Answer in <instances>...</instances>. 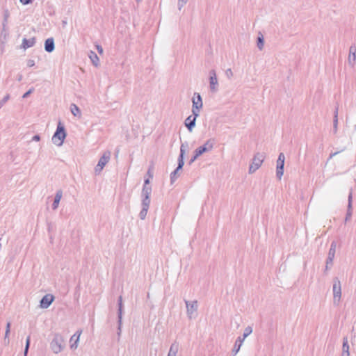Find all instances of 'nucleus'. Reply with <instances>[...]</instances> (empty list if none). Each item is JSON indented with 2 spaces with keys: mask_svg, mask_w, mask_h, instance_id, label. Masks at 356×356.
<instances>
[{
  "mask_svg": "<svg viewBox=\"0 0 356 356\" xmlns=\"http://www.w3.org/2000/svg\"><path fill=\"white\" fill-rule=\"evenodd\" d=\"M67 134L64 125L61 122H58L56 130L52 136V143L56 146H61L66 138Z\"/></svg>",
  "mask_w": 356,
  "mask_h": 356,
  "instance_id": "f257e3e1",
  "label": "nucleus"
},
{
  "mask_svg": "<svg viewBox=\"0 0 356 356\" xmlns=\"http://www.w3.org/2000/svg\"><path fill=\"white\" fill-rule=\"evenodd\" d=\"M265 156V154L261 152H257L254 155L248 170V172L250 174L254 173L261 167L264 161Z\"/></svg>",
  "mask_w": 356,
  "mask_h": 356,
  "instance_id": "f03ea898",
  "label": "nucleus"
},
{
  "mask_svg": "<svg viewBox=\"0 0 356 356\" xmlns=\"http://www.w3.org/2000/svg\"><path fill=\"white\" fill-rule=\"evenodd\" d=\"M51 350L55 354H58L64 348V339L59 334H56L50 343Z\"/></svg>",
  "mask_w": 356,
  "mask_h": 356,
  "instance_id": "7ed1b4c3",
  "label": "nucleus"
},
{
  "mask_svg": "<svg viewBox=\"0 0 356 356\" xmlns=\"http://www.w3.org/2000/svg\"><path fill=\"white\" fill-rule=\"evenodd\" d=\"M111 153L109 151L104 152L100 157L97 164L94 168V173L96 175H100L105 165L109 162Z\"/></svg>",
  "mask_w": 356,
  "mask_h": 356,
  "instance_id": "20e7f679",
  "label": "nucleus"
},
{
  "mask_svg": "<svg viewBox=\"0 0 356 356\" xmlns=\"http://www.w3.org/2000/svg\"><path fill=\"white\" fill-rule=\"evenodd\" d=\"M192 113L195 115H200V111L202 108L203 103L201 95L195 92L192 97Z\"/></svg>",
  "mask_w": 356,
  "mask_h": 356,
  "instance_id": "39448f33",
  "label": "nucleus"
},
{
  "mask_svg": "<svg viewBox=\"0 0 356 356\" xmlns=\"http://www.w3.org/2000/svg\"><path fill=\"white\" fill-rule=\"evenodd\" d=\"M332 291L333 304L334 305H339L341 298V286L340 281L337 278L334 280Z\"/></svg>",
  "mask_w": 356,
  "mask_h": 356,
  "instance_id": "423d86ee",
  "label": "nucleus"
},
{
  "mask_svg": "<svg viewBox=\"0 0 356 356\" xmlns=\"http://www.w3.org/2000/svg\"><path fill=\"white\" fill-rule=\"evenodd\" d=\"M186 314L189 319L195 318L197 314L198 302L197 300H185Z\"/></svg>",
  "mask_w": 356,
  "mask_h": 356,
  "instance_id": "0eeeda50",
  "label": "nucleus"
},
{
  "mask_svg": "<svg viewBox=\"0 0 356 356\" xmlns=\"http://www.w3.org/2000/svg\"><path fill=\"white\" fill-rule=\"evenodd\" d=\"M209 89L212 92H216L218 90V81L216 72L214 70L209 71Z\"/></svg>",
  "mask_w": 356,
  "mask_h": 356,
  "instance_id": "6e6552de",
  "label": "nucleus"
},
{
  "mask_svg": "<svg viewBox=\"0 0 356 356\" xmlns=\"http://www.w3.org/2000/svg\"><path fill=\"white\" fill-rule=\"evenodd\" d=\"M347 63L351 69L355 68L356 65V45L354 44L349 47Z\"/></svg>",
  "mask_w": 356,
  "mask_h": 356,
  "instance_id": "1a4fd4ad",
  "label": "nucleus"
},
{
  "mask_svg": "<svg viewBox=\"0 0 356 356\" xmlns=\"http://www.w3.org/2000/svg\"><path fill=\"white\" fill-rule=\"evenodd\" d=\"M285 156L283 153H280L277 160V170L276 176L278 179H281L284 174V165Z\"/></svg>",
  "mask_w": 356,
  "mask_h": 356,
  "instance_id": "9d476101",
  "label": "nucleus"
},
{
  "mask_svg": "<svg viewBox=\"0 0 356 356\" xmlns=\"http://www.w3.org/2000/svg\"><path fill=\"white\" fill-rule=\"evenodd\" d=\"M150 202V198L141 197L142 209L139 213V217L141 220H144L146 218Z\"/></svg>",
  "mask_w": 356,
  "mask_h": 356,
  "instance_id": "9b49d317",
  "label": "nucleus"
},
{
  "mask_svg": "<svg viewBox=\"0 0 356 356\" xmlns=\"http://www.w3.org/2000/svg\"><path fill=\"white\" fill-rule=\"evenodd\" d=\"M184 165V161L178 159V166L177 168L170 174V181L173 184L177 177L179 176V171L181 170Z\"/></svg>",
  "mask_w": 356,
  "mask_h": 356,
  "instance_id": "f8f14e48",
  "label": "nucleus"
},
{
  "mask_svg": "<svg viewBox=\"0 0 356 356\" xmlns=\"http://www.w3.org/2000/svg\"><path fill=\"white\" fill-rule=\"evenodd\" d=\"M81 331L78 330L74 333L70 339V346L72 350H76L78 347Z\"/></svg>",
  "mask_w": 356,
  "mask_h": 356,
  "instance_id": "ddd939ff",
  "label": "nucleus"
},
{
  "mask_svg": "<svg viewBox=\"0 0 356 356\" xmlns=\"http://www.w3.org/2000/svg\"><path fill=\"white\" fill-rule=\"evenodd\" d=\"M54 300L52 294H46L40 300V307L43 309L48 308Z\"/></svg>",
  "mask_w": 356,
  "mask_h": 356,
  "instance_id": "4468645a",
  "label": "nucleus"
},
{
  "mask_svg": "<svg viewBox=\"0 0 356 356\" xmlns=\"http://www.w3.org/2000/svg\"><path fill=\"white\" fill-rule=\"evenodd\" d=\"M199 115H195V114H193L190 116H188L186 120H185V126L188 128V131L191 132L193 129V128L195 126V121Z\"/></svg>",
  "mask_w": 356,
  "mask_h": 356,
  "instance_id": "2eb2a0df",
  "label": "nucleus"
},
{
  "mask_svg": "<svg viewBox=\"0 0 356 356\" xmlns=\"http://www.w3.org/2000/svg\"><path fill=\"white\" fill-rule=\"evenodd\" d=\"M352 202H353V192L352 190L350 191L348 198V207H347V212L345 218V222L348 221L352 216Z\"/></svg>",
  "mask_w": 356,
  "mask_h": 356,
  "instance_id": "dca6fc26",
  "label": "nucleus"
},
{
  "mask_svg": "<svg viewBox=\"0 0 356 356\" xmlns=\"http://www.w3.org/2000/svg\"><path fill=\"white\" fill-rule=\"evenodd\" d=\"M244 341V338H241V337H238L235 341L234 346L232 349L233 355L235 356L238 351L240 350L241 347L243 345Z\"/></svg>",
  "mask_w": 356,
  "mask_h": 356,
  "instance_id": "f3484780",
  "label": "nucleus"
},
{
  "mask_svg": "<svg viewBox=\"0 0 356 356\" xmlns=\"http://www.w3.org/2000/svg\"><path fill=\"white\" fill-rule=\"evenodd\" d=\"M62 196H63L62 191L61 190L57 191L56 193L55 197H54V202L51 206L53 210H56L58 209V207L59 206L60 201L62 198Z\"/></svg>",
  "mask_w": 356,
  "mask_h": 356,
  "instance_id": "a211bd4d",
  "label": "nucleus"
},
{
  "mask_svg": "<svg viewBox=\"0 0 356 356\" xmlns=\"http://www.w3.org/2000/svg\"><path fill=\"white\" fill-rule=\"evenodd\" d=\"M179 343L177 341H174L170 347L169 352L167 356H177V354L179 350Z\"/></svg>",
  "mask_w": 356,
  "mask_h": 356,
  "instance_id": "6ab92c4d",
  "label": "nucleus"
},
{
  "mask_svg": "<svg viewBox=\"0 0 356 356\" xmlns=\"http://www.w3.org/2000/svg\"><path fill=\"white\" fill-rule=\"evenodd\" d=\"M44 49L49 53L54 50V41L53 38H48L45 40Z\"/></svg>",
  "mask_w": 356,
  "mask_h": 356,
  "instance_id": "aec40b11",
  "label": "nucleus"
},
{
  "mask_svg": "<svg viewBox=\"0 0 356 356\" xmlns=\"http://www.w3.org/2000/svg\"><path fill=\"white\" fill-rule=\"evenodd\" d=\"M349 345L347 337L343 339L342 356H349Z\"/></svg>",
  "mask_w": 356,
  "mask_h": 356,
  "instance_id": "412c9836",
  "label": "nucleus"
},
{
  "mask_svg": "<svg viewBox=\"0 0 356 356\" xmlns=\"http://www.w3.org/2000/svg\"><path fill=\"white\" fill-rule=\"evenodd\" d=\"M336 248H337V243L335 241H332L330 245V248L328 252L327 258L330 259V261L331 259H334L335 252H336Z\"/></svg>",
  "mask_w": 356,
  "mask_h": 356,
  "instance_id": "4be33fe9",
  "label": "nucleus"
},
{
  "mask_svg": "<svg viewBox=\"0 0 356 356\" xmlns=\"http://www.w3.org/2000/svg\"><path fill=\"white\" fill-rule=\"evenodd\" d=\"M151 193L152 187L150 186H143L141 192V197L150 198Z\"/></svg>",
  "mask_w": 356,
  "mask_h": 356,
  "instance_id": "5701e85b",
  "label": "nucleus"
},
{
  "mask_svg": "<svg viewBox=\"0 0 356 356\" xmlns=\"http://www.w3.org/2000/svg\"><path fill=\"white\" fill-rule=\"evenodd\" d=\"M118 323H119V330L120 329L121 323H122V298L120 296L118 300Z\"/></svg>",
  "mask_w": 356,
  "mask_h": 356,
  "instance_id": "b1692460",
  "label": "nucleus"
},
{
  "mask_svg": "<svg viewBox=\"0 0 356 356\" xmlns=\"http://www.w3.org/2000/svg\"><path fill=\"white\" fill-rule=\"evenodd\" d=\"M35 42V38H30V39L24 38L22 41V48L26 49L27 48L31 47L34 45Z\"/></svg>",
  "mask_w": 356,
  "mask_h": 356,
  "instance_id": "393cba45",
  "label": "nucleus"
},
{
  "mask_svg": "<svg viewBox=\"0 0 356 356\" xmlns=\"http://www.w3.org/2000/svg\"><path fill=\"white\" fill-rule=\"evenodd\" d=\"M70 111L74 116L77 117L79 118H81V111L76 104H72L70 105Z\"/></svg>",
  "mask_w": 356,
  "mask_h": 356,
  "instance_id": "a878e982",
  "label": "nucleus"
},
{
  "mask_svg": "<svg viewBox=\"0 0 356 356\" xmlns=\"http://www.w3.org/2000/svg\"><path fill=\"white\" fill-rule=\"evenodd\" d=\"M90 60L92 65L97 67L100 65L99 58L98 56L92 51H90Z\"/></svg>",
  "mask_w": 356,
  "mask_h": 356,
  "instance_id": "bb28decb",
  "label": "nucleus"
},
{
  "mask_svg": "<svg viewBox=\"0 0 356 356\" xmlns=\"http://www.w3.org/2000/svg\"><path fill=\"white\" fill-rule=\"evenodd\" d=\"M214 144H215L214 139L210 138L206 141V143L204 144V145H202V147L206 148L207 152H209L213 148Z\"/></svg>",
  "mask_w": 356,
  "mask_h": 356,
  "instance_id": "cd10ccee",
  "label": "nucleus"
},
{
  "mask_svg": "<svg viewBox=\"0 0 356 356\" xmlns=\"http://www.w3.org/2000/svg\"><path fill=\"white\" fill-rule=\"evenodd\" d=\"M10 325H11L10 322H8L7 325H6V332H5V337H4V342H5L6 345H8L9 342H10L8 336H9V334L10 332Z\"/></svg>",
  "mask_w": 356,
  "mask_h": 356,
  "instance_id": "c85d7f7f",
  "label": "nucleus"
},
{
  "mask_svg": "<svg viewBox=\"0 0 356 356\" xmlns=\"http://www.w3.org/2000/svg\"><path fill=\"white\" fill-rule=\"evenodd\" d=\"M187 147H188V143H182L181 145V147H180V154H179V156L178 158L179 160H183L184 161V154L186 153V149Z\"/></svg>",
  "mask_w": 356,
  "mask_h": 356,
  "instance_id": "c756f323",
  "label": "nucleus"
},
{
  "mask_svg": "<svg viewBox=\"0 0 356 356\" xmlns=\"http://www.w3.org/2000/svg\"><path fill=\"white\" fill-rule=\"evenodd\" d=\"M10 17V13L8 10H5L4 12H3V23H2V26H3V29H5L6 25H7V23H8V19Z\"/></svg>",
  "mask_w": 356,
  "mask_h": 356,
  "instance_id": "7c9ffc66",
  "label": "nucleus"
},
{
  "mask_svg": "<svg viewBox=\"0 0 356 356\" xmlns=\"http://www.w3.org/2000/svg\"><path fill=\"white\" fill-rule=\"evenodd\" d=\"M257 47L259 50H262L264 46V40L262 35L258 37L257 38Z\"/></svg>",
  "mask_w": 356,
  "mask_h": 356,
  "instance_id": "2f4dec72",
  "label": "nucleus"
},
{
  "mask_svg": "<svg viewBox=\"0 0 356 356\" xmlns=\"http://www.w3.org/2000/svg\"><path fill=\"white\" fill-rule=\"evenodd\" d=\"M252 332V328L250 326H248L245 328L243 337L241 338H244V340L246 337H248Z\"/></svg>",
  "mask_w": 356,
  "mask_h": 356,
  "instance_id": "473e14b6",
  "label": "nucleus"
},
{
  "mask_svg": "<svg viewBox=\"0 0 356 356\" xmlns=\"http://www.w3.org/2000/svg\"><path fill=\"white\" fill-rule=\"evenodd\" d=\"M204 152H207V149L205 147H203L202 146L199 147L195 150V153H196V156H200Z\"/></svg>",
  "mask_w": 356,
  "mask_h": 356,
  "instance_id": "72a5a7b5",
  "label": "nucleus"
},
{
  "mask_svg": "<svg viewBox=\"0 0 356 356\" xmlns=\"http://www.w3.org/2000/svg\"><path fill=\"white\" fill-rule=\"evenodd\" d=\"M337 124H338V111L336 109L334 112V122H333V127L334 131H337Z\"/></svg>",
  "mask_w": 356,
  "mask_h": 356,
  "instance_id": "f704fd0d",
  "label": "nucleus"
},
{
  "mask_svg": "<svg viewBox=\"0 0 356 356\" xmlns=\"http://www.w3.org/2000/svg\"><path fill=\"white\" fill-rule=\"evenodd\" d=\"M333 259H331L330 261V259L329 258H327L326 259V264H325V272L327 271L328 270H330L331 268V267L333 265Z\"/></svg>",
  "mask_w": 356,
  "mask_h": 356,
  "instance_id": "c9c22d12",
  "label": "nucleus"
},
{
  "mask_svg": "<svg viewBox=\"0 0 356 356\" xmlns=\"http://www.w3.org/2000/svg\"><path fill=\"white\" fill-rule=\"evenodd\" d=\"M29 345H30V337L29 336L26 340V346H25V349H24V356H27Z\"/></svg>",
  "mask_w": 356,
  "mask_h": 356,
  "instance_id": "e433bc0d",
  "label": "nucleus"
},
{
  "mask_svg": "<svg viewBox=\"0 0 356 356\" xmlns=\"http://www.w3.org/2000/svg\"><path fill=\"white\" fill-rule=\"evenodd\" d=\"M9 98H10V95H6L1 100H0V109L8 101Z\"/></svg>",
  "mask_w": 356,
  "mask_h": 356,
  "instance_id": "4c0bfd02",
  "label": "nucleus"
},
{
  "mask_svg": "<svg viewBox=\"0 0 356 356\" xmlns=\"http://www.w3.org/2000/svg\"><path fill=\"white\" fill-rule=\"evenodd\" d=\"M188 0H178L177 6L181 10L188 2Z\"/></svg>",
  "mask_w": 356,
  "mask_h": 356,
  "instance_id": "58836bf2",
  "label": "nucleus"
},
{
  "mask_svg": "<svg viewBox=\"0 0 356 356\" xmlns=\"http://www.w3.org/2000/svg\"><path fill=\"white\" fill-rule=\"evenodd\" d=\"M225 73L228 78H231L233 76V72L231 69L227 70Z\"/></svg>",
  "mask_w": 356,
  "mask_h": 356,
  "instance_id": "ea45409f",
  "label": "nucleus"
},
{
  "mask_svg": "<svg viewBox=\"0 0 356 356\" xmlns=\"http://www.w3.org/2000/svg\"><path fill=\"white\" fill-rule=\"evenodd\" d=\"M27 65L28 67H33L35 65V61L33 60H29L27 61Z\"/></svg>",
  "mask_w": 356,
  "mask_h": 356,
  "instance_id": "a19ab883",
  "label": "nucleus"
},
{
  "mask_svg": "<svg viewBox=\"0 0 356 356\" xmlns=\"http://www.w3.org/2000/svg\"><path fill=\"white\" fill-rule=\"evenodd\" d=\"M33 89H30L29 90H28L26 92H25L24 95H23V98H26L29 96L30 94L32 93Z\"/></svg>",
  "mask_w": 356,
  "mask_h": 356,
  "instance_id": "79ce46f5",
  "label": "nucleus"
},
{
  "mask_svg": "<svg viewBox=\"0 0 356 356\" xmlns=\"http://www.w3.org/2000/svg\"><path fill=\"white\" fill-rule=\"evenodd\" d=\"M96 47H97V49L98 52L100 54H103V52H104L103 48L101 46H99V45H96Z\"/></svg>",
  "mask_w": 356,
  "mask_h": 356,
  "instance_id": "37998d69",
  "label": "nucleus"
},
{
  "mask_svg": "<svg viewBox=\"0 0 356 356\" xmlns=\"http://www.w3.org/2000/svg\"><path fill=\"white\" fill-rule=\"evenodd\" d=\"M40 140V137L39 135H35L32 138V140H33V141H39Z\"/></svg>",
  "mask_w": 356,
  "mask_h": 356,
  "instance_id": "c03bdc74",
  "label": "nucleus"
},
{
  "mask_svg": "<svg viewBox=\"0 0 356 356\" xmlns=\"http://www.w3.org/2000/svg\"><path fill=\"white\" fill-rule=\"evenodd\" d=\"M199 156H196V153H195V155L193 156V158H191L189 163L191 164L192 163H193Z\"/></svg>",
  "mask_w": 356,
  "mask_h": 356,
  "instance_id": "a18cd8bd",
  "label": "nucleus"
},
{
  "mask_svg": "<svg viewBox=\"0 0 356 356\" xmlns=\"http://www.w3.org/2000/svg\"><path fill=\"white\" fill-rule=\"evenodd\" d=\"M19 1L23 4H28L31 1V0H19Z\"/></svg>",
  "mask_w": 356,
  "mask_h": 356,
  "instance_id": "49530a36",
  "label": "nucleus"
},
{
  "mask_svg": "<svg viewBox=\"0 0 356 356\" xmlns=\"http://www.w3.org/2000/svg\"><path fill=\"white\" fill-rule=\"evenodd\" d=\"M149 179H145L144 181L143 186H149Z\"/></svg>",
  "mask_w": 356,
  "mask_h": 356,
  "instance_id": "de8ad7c7",
  "label": "nucleus"
},
{
  "mask_svg": "<svg viewBox=\"0 0 356 356\" xmlns=\"http://www.w3.org/2000/svg\"><path fill=\"white\" fill-rule=\"evenodd\" d=\"M147 174L149 175V176L150 177H152V175L151 174V172H150V170H148Z\"/></svg>",
  "mask_w": 356,
  "mask_h": 356,
  "instance_id": "09e8293b",
  "label": "nucleus"
},
{
  "mask_svg": "<svg viewBox=\"0 0 356 356\" xmlns=\"http://www.w3.org/2000/svg\"><path fill=\"white\" fill-rule=\"evenodd\" d=\"M336 154H337V153H334V154H331L330 155V158L332 157L333 156L336 155Z\"/></svg>",
  "mask_w": 356,
  "mask_h": 356,
  "instance_id": "8fccbe9b",
  "label": "nucleus"
},
{
  "mask_svg": "<svg viewBox=\"0 0 356 356\" xmlns=\"http://www.w3.org/2000/svg\"><path fill=\"white\" fill-rule=\"evenodd\" d=\"M137 1H140V0H136Z\"/></svg>",
  "mask_w": 356,
  "mask_h": 356,
  "instance_id": "3c124183",
  "label": "nucleus"
}]
</instances>
